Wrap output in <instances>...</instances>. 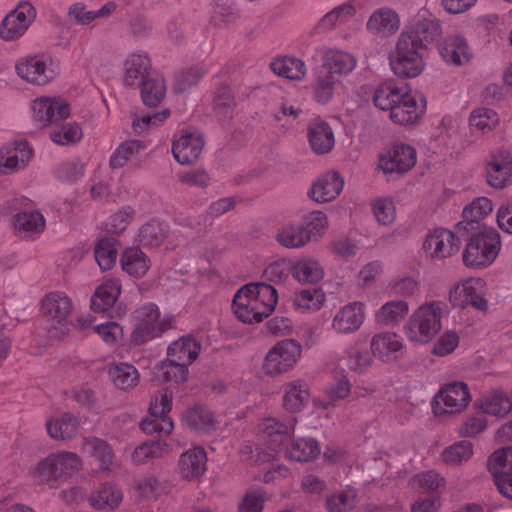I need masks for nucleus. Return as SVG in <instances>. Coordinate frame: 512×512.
Instances as JSON below:
<instances>
[{
  "instance_id": "f257e3e1",
  "label": "nucleus",
  "mask_w": 512,
  "mask_h": 512,
  "mask_svg": "<svg viewBox=\"0 0 512 512\" xmlns=\"http://www.w3.org/2000/svg\"><path fill=\"white\" fill-rule=\"evenodd\" d=\"M460 237L467 241L463 251V262L467 267L490 265L501 248L500 235L493 227H476Z\"/></svg>"
},
{
  "instance_id": "f03ea898",
  "label": "nucleus",
  "mask_w": 512,
  "mask_h": 512,
  "mask_svg": "<svg viewBox=\"0 0 512 512\" xmlns=\"http://www.w3.org/2000/svg\"><path fill=\"white\" fill-rule=\"evenodd\" d=\"M82 466L80 457L73 452L52 453L41 460L33 471V478L38 484L49 488H58Z\"/></svg>"
},
{
  "instance_id": "7ed1b4c3",
  "label": "nucleus",
  "mask_w": 512,
  "mask_h": 512,
  "mask_svg": "<svg viewBox=\"0 0 512 512\" xmlns=\"http://www.w3.org/2000/svg\"><path fill=\"white\" fill-rule=\"evenodd\" d=\"M444 306L440 301H431L416 309L404 327L407 338L420 344L430 342L441 330Z\"/></svg>"
},
{
  "instance_id": "20e7f679",
  "label": "nucleus",
  "mask_w": 512,
  "mask_h": 512,
  "mask_svg": "<svg viewBox=\"0 0 512 512\" xmlns=\"http://www.w3.org/2000/svg\"><path fill=\"white\" fill-rule=\"evenodd\" d=\"M424 53L425 50L418 48L411 36L400 34L390 57L393 72L404 78L417 77L425 67Z\"/></svg>"
},
{
  "instance_id": "39448f33",
  "label": "nucleus",
  "mask_w": 512,
  "mask_h": 512,
  "mask_svg": "<svg viewBox=\"0 0 512 512\" xmlns=\"http://www.w3.org/2000/svg\"><path fill=\"white\" fill-rule=\"evenodd\" d=\"M302 352L301 345L294 339L276 343L267 353L263 370L271 376L286 373L296 364Z\"/></svg>"
},
{
  "instance_id": "423d86ee",
  "label": "nucleus",
  "mask_w": 512,
  "mask_h": 512,
  "mask_svg": "<svg viewBox=\"0 0 512 512\" xmlns=\"http://www.w3.org/2000/svg\"><path fill=\"white\" fill-rule=\"evenodd\" d=\"M17 74L25 81L43 86L56 78L59 71L46 55L27 56L16 64Z\"/></svg>"
},
{
  "instance_id": "0eeeda50",
  "label": "nucleus",
  "mask_w": 512,
  "mask_h": 512,
  "mask_svg": "<svg viewBox=\"0 0 512 512\" xmlns=\"http://www.w3.org/2000/svg\"><path fill=\"white\" fill-rule=\"evenodd\" d=\"M470 399L467 385L464 382H453L438 391L432 408L436 415L460 413L467 407Z\"/></svg>"
},
{
  "instance_id": "6e6552de",
  "label": "nucleus",
  "mask_w": 512,
  "mask_h": 512,
  "mask_svg": "<svg viewBox=\"0 0 512 512\" xmlns=\"http://www.w3.org/2000/svg\"><path fill=\"white\" fill-rule=\"evenodd\" d=\"M485 175L488 185L503 189L512 184V153L505 149L492 151L486 159Z\"/></svg>"
},
{
  "instance_id": "1a4fd4ad",
  "label": "nucleus",
  "mask_w": 512,
  "mask_h": 512,
  "mask_svg": "<svg viewBox=\"0 0 512 512\" xmlns=\"http://www.w3.org/2000/svg\"><path fill=\"white\" fill-rule=\"evenodd\" d=\"M36 18V10L29 2H21L0 24V35L12 41L22 36Z\"/></svg>"
},
{
  "instance_id": "9d476101",
  "label": "nucleus",
  "mask_w": 512,
  "mask_h": 512,
  "mask_svg": "<svg viewBox=\"0 0 512 512\" xmlns=\"http://www.w3.org/2000/svg\"><path fill=\"white\" fill-rule=\"evenodd\" d=\"M461 246V237L457 232L444 228L435 229L428 234L423 249L433 259H444L456 254Z\"/></svg>"
},
{
  "instance_id": "9b49d317",
  "label": "nucleus",
  "mask_w": 512,
  "mask_h": 512,
  "mask_svg": "<svg viewBox=\"0 0 512 512\" xmlns=\"http://www.w3.org/2000/svg\"><path fill=\"white\" fill-rule=\"evenodd\" d=\"M416 163V151L407 144H395L386 155H382L379 166L385 173L403 174Z\"/></svg>"
},
{
  "instance_id": "f8f14e48",
  "label": "nucleus",
  "mask_w": 512,
  "mask_h": 512,
  "mask_svg": "<svg viewBox=\"0 0 512 512\" xmlns=\"http://www.w3.org/2000/svg\"><path fill=\"white\" fill-rule=\"evenodd\" d=\"M204 147V139L201 133L183 131L173 141L172 153L175 160L181 165L194 163L200 156Z\"/></svg>"
},
{
  "instance_id": "ddd939ff",
  "label": "nucleus",
  "mask_w": 512,
  "mask_h": 512,
  "mask_svg": "<svg viewBox=\"0 0 512 512\" xmlns=\"http://www.w3.org/2000/svg\"><path fill=\"white\" fill-rule=\"evenodd\" d=\"M454 306H471L476 310L485 312L488 301L484 298V282L481 279H469L457 287L454 295L450 296Z\"/></svg>"
},
{
  "instance_id": "4468645a",
  "label": "nucleus",
  "mask_w": 512,
  "mask_h": 512,
  "mask_svg": "<svg viewBox=\"0 0 512 512\" xmlns=\"http://www.w3.org/2000/svg\"><path fill=\"white\" fill-rule=\"evenodd\" d=\"M425 108L426 104L422 96L417 97L405 92L390 111V119L400 125H411L419 120Z\"/></svg>"
},
{
  "instance_id": "2eb2a0df",
  "label": "nucleus",
  "mask_w": 512,
  "mask_h": 512,
  "mask_svg": "<svg viewBox=\"0 0 512 512\" xmlns=\"http://www.w3.org/2000/svg\"><path fill=\"white\" fill-rule=\"evenodd\" d=\"M493 210V205L487 197H479L473 200L463 210V220L456 226V232L460 236L467 234V231L476 230V227H488L481 221Z\"/></svg>"
},
{
  "instance_id": "dca6fc26",
  "label": "nucleus",
  "mask_w": 512,
  "mask_h": 512,
  "mask_svg": "<svg viewBox=\"0 0 512 512\" xmlns=\"http://www.w3.org/2000/svg\"><path fill=\"white\" fill-rule=\"evenodd\" d=\"M32 110L34 120L40 122L42 126L62 121L70 114V109L66 102L50 98L34 100Z\"/></svg>"
},
{
  "instance_id": "f3484780",
  "label": "nucleus",
  "mask_w": 512,
  "mask_h": 512,
  "mask_svg": "<svg viewBox=\"0 0 512 512\" xmlns=\"http://www.w3.org/2000/svg\"><path fill=\"white\" fill-rule=\"evenodd\" d=\"M401 34L411 36L418 48L426 51L427 45L438 41L442 35L440 21L434 17H421L414 25L405 29Z\"/></svg>"
},
{
  "instance_id": "a211bd4d",
  "label": "nucleus",
  "mask_w": 512,
  "mask_h": 512,
  "mask_svg": "<svg viewBox=\"0 0 512 512\" xmlns=\"http://www.w3.org/2000/svg\"><path fill=\"white\" fill-rule=\"evenodd\" d=\"M365 319V305L362 302H352L342 307L334 316L332 328L341 334L357 331Z\"/></svg>"
},
{
  "instance_id": "6ab92c4d",
  "label": "nucleus",
  "mask_w": 512,
  "mask_h": 512,
  "mask_svg": "<svg viewBox=\"0 0 512 512\" xmlns=\"http://www.w3.org/2000/svg\"><path fill=\"white\" fill-rule=\"evenodd\" d=\"M41 308L50 320L65 325L73 311V302L64 292L55 291L42 299Z\"/></svg>"
},
{
  "instance_id": "aec40b11",
  "label": "nucleus",
  "mask_w": 512,
  "mask_h": 512,
  "mask_svg": "<svg viewBox=\"0 0 512 512\" xmlns=\"http://www.w3.org/2000/svg\"><path fill=\"white\" fill-rule=\"evenodd\" d=\"M344 185L340 175L331 171L317 179L308 192V196L318 202L325 203L334 200L342 191Z\"/></svg>"
},
{
  "instance_id": "412c9836",
  "label": "nucleus",
  "mask_w": 512,
  "mask_h": 512,
  "mask_svg": "<svg viewBox=\"0 0 512 512\" xmlns=\"http://www.w3.org/2000/svg\"><path fill=\"white\" fill-rule=\"evenodd\" d=\"M155 73L147 55L133 53L124 62V83L126 86L136 88Z\"/></svg>"
},
{
  "instance_id": "4be33fe9",
  "label": "nucleus",
  "mask_w": 512,
  "mask_h": 512,
  "mask_svg": "<svg viewBox=\"0 0 512 512\" xmlns=\"http://www.w3.org/2000/svg\"><path fill=\"white\" fill-rule=\"evenodd\" d=\"M295 424L294 417H290L286 422H281L276 418H266L259 425V430L267 437L269 447L276 451L289 438Z\"/></svg>"
},
{
  "instance_id": "5701e85b",
  "label": "nucleus",
  "mask_w": 512,
  "mask_h": 512,
  "mask_svg": "<svg viewBox=\"0 0 512 512\" xmlns=\"http://www.w3.org/2000/svg\"><path fill=\"white\" fill-rule=\"evenodd\" d=\"M398 14L391 8L382 7L375 10L369 17L366 28L373 35L388 37L399 29Z\"/></svg>"
},
{
  "instance_id": "b1692460",
  "label": "nucleus",
  "mask_w": 512,
  "mask_h": 512,
  "mask_svg": "<svg viewBox=\"0 0 512 512\" xmlns=\"http://www.w3.org/2000/svg\"><path fill=\"white\" fill-rule=\"evenodd\" d=\"M439 53L446 63L456 66L468 63L472 57L468 43L461 35L448 36L439 46Z\"/></svg>"
},
{
  "instance_id": "393cba45",
  "label": "nucleus",
  "mask_w": 512,
  "mask_h": 512,
  "mask_svg": "<svg viewBox=\"0 0 512 512\" xmlns=\"http://www.w3.org/2000/svg\"><path fill=\"white\" fill-rule=\"evenodd\" d=\"M249 298L256 302L261 312H256V315L265 314L267 317L275 309L278 301L276 289L267 283H249L243 286Z\"/></svg>"
},
{
  "instance_id": "a878e982",
  "label": "nucleus",
  "mask_w": 512,
  "mask_h": 512,
  "mask_svg": "<svg viewBox=\"0 0 512 512\" xmlns=\"http://www.w3.org/2000/svg\"><path fill=\"white\" fill-rule=\"evenodd\" d=\"M121 293V284L118 279H109L97 287L91 297V309L94 312H108Z\"/></svg>"
},
{
  "instance_id": "bb28decb",
  "label": "nucleus",
  "mask_w": 512,
  "mask_h": 512,
  "mask_svg": "<svg viewBox=\"0 0 512 512\" xmlns=\"http://www.w3.org/2000/svg\"><path fill=\"white\" fill-rule=\"evenodd\" d=\"M207 456L201 447L188 450L180 456L179 470L183 478L192 480L199 478L206 471Z\"/></svg>"
},
{
  "instance_id": "cd10ccee",
  "label": "nucleus",
  "mask_w": 512,
  "mask_h": 512,
  "mask_svg": "<svg viewBox=\"0 0 512 512\" xmlns=\"http://www.w3.org/2000/svg\"><path fill=\"white\" fill-rule=\"evenodd\" d=\"M201 344L194 338L182 337L171 343L167 350L169 361L184 363L189 366L199 355Z\"/></svg>"
},
{
  "instance_id": "c85d7f7f",
  "label": "nucleus",
  "mask_w": 512,
  "mask_h": 512,
  "mask_svg": "<svg viewBox=\"0 0 512 512\" xmlns=\"http://www.w3.org/2000/svg\"><path fill=\"white\" fill-rule=\"evenodd\" d=\"M32 157V149L24 140L16 141L14 148L7 149L5 154L0 155V174H8L25 166Z\"/></svg>"
},
{
  "instance_id": "c756f323",
  "label": "nucleus",
  "mask_w": 512,
  "mask_h": 512,
  "mask_svg": "<svg viewBox=\"0 0 512 512\" xmlns=\"http://www.w3.org/2000/svg\"><path fill=\"white\" fill-rule=\"evenodd\" d=\"M79 420L70 413H64L60 417L50 419L46 423L48 435L55 440H70L79 430Z\"/></svg>"
},
{
  "instance_id": "7c9ffc66",
  "label": "nucleus",
  "mask_w": 512,
  "mask_h": 512,
  "mask_svg": "<svg viewBox=\"0 0 512 512\" xmlns=\"http://www.w3.org/2000/svg\"><path fill=\"white\" fill-rule=\"evenodd\" d=\"M356 66L355 57L347 52L330 50L325 53L321 69L331 75H347Z\"/></svg>"
},
{
  "instance_id": "2f4dec72",
  "label": "nucleus",
  "mask_w": 512,
  "mask_h": 512,
  "mask_svg": "<svg viewBox=\"0 0 512 512\" xmlns=\"http://www.w3.org/2000/svg\"><path fill=\"white\" fill-rule=\"evenodd\" d=\"M484 413L503 417L512 410V398L502 389H495L484 394L480 400Z\"/></svg>"
},
{
  "instance_id": "473e14b6",
  "label": "nucleus",
  "mask_w": 512,
  "mask_h": 512,
  "mask_svg": "<svg viewBox=\"0 0 512 512\" xmlns=\"http://www.w3.org/2000/svg\"><path fill=\"white\" fill-rule=\"evenodd\" d=\"M244 288H240L234 296L232 308L236 317L243 323H259L265 317V314L256 315V312H261L259 307L256 306Z\"/></svg>"
},
{
  "instance_id": "72a5a7b5",
  "label": "nucleus",
  "mask_w": 512,
  "mask_h": 512,
  "mask_svg": "<svg viewBox=\"0 0 512 512\" xmlns=\"http://www.w3.org/2000/svg\"><path fill=\"white\" fill-rule=\"evenodd\" d=\"M309 143L317 154L328 153L334 146V134L332 128L323 121H316L309 127Z\"/></svg>"
},
{
  "instance_id": "f704fd0d",
  "label": "nucleus",
  "mask_w": 512,
  "mask_h": 512,
  "mask_svg": "<svg viewBox=\"0 0 512 512\" xmlns=\"http://www.w3.org/2000/svg\"><path fill=\"white\" fill-rule=\"evenodd\" d=\"M309 387L303 380L291 381L285 385L283 406L285 410L295 413L303 409L309 401Z\"/></svg>"
},
{
  "instance_id": "c9c22d12",
  "label": "nucleus",
  "mask_w": 512,
  "mask_h": 512,
  "mask_svg": "<svg viewBox=\"0 0 512 512\" xmlns=\"http://www.w3.org/2000/svg\"><path fill=\"white\" fill-rule=\"evenodd\" d=\"M14 226L24 238H33L45 229V219L39 211H23L14 216Z\"/></svg>"
},
{
  "instance_id": "e433bc0d",
  "label": "nucleus",
  "mask_w": 512,
  "mask_h": 512,
  "mask_svg": "<svg viewBox=\"0 0 512 512\" xmlns=\"http://www.w3.org/2000/svg\"><path fill=\"white\" fill-rule=\"evenodd\" d=\"M123 498V494L116 486L105 483L102 484L89 497L90 505L95 509L113 510L119 506Z\"/></svg>"
},
{
  "instance_id": "4c0bfd02",
  "label": "nucleus",
  "mask_w": 512,
  "mask_h": 512,
  "mask_svg": "<svg viewBox=\"0 0 512 512\" xmlns=\"http://www.w3.org/2000/svg\"><path fill=\"white\" fill-rule=\"evenodd\" d=\"M271 70L289 80H301L306 74L305 63L295 57H278L270 64Z\"/></svg>"
},
{
  "instance_id": "58836bf2",
  "label": "nucleus",
  "mask_w": 512,
  "mask_h": 512,
  "mask_svg": "<svg viewBox=\"0 0 512 512\" xmlns=\"http://www.w3.org/2000/svg\"><path fill=\"white\" fill-rule=\"evenodd\" d=\"M184 422L188 427L199 432H209L216 428L213 412L205 406L197 405L184 414Z\"/></svg>"
},
{
  "instance_id": "ea45409f",
  "label": "nucleus",
  "mask_w": 512,
  "mask_h": 512,
  "mask_svg": "<svg viewBox=\"0 0 512 512\" xmlns=\"http://www.w3.org/2000/svg\"><path fill=\"white\" fill-rule=\"evenodd\" d=\"M136 88L141 89L142 101L148 107H156L164 99L166 93L164 79L158 73L150 76Z\"/></svg>"
},
{
  "instance_id": "a19ab883",
  "label": "nucleus",
  "mask_w": 512,
  "mask_h": 512,
  "mask_svg": "<svg viewBox=\"0 0 512 512\" xmlns=\"http://www.w3.org/2000/svg\"><path fill=\"white\" fill-rule=\"evenodd\" d=\"M109 376L113 384L120 390H131L139 383V372L131 364L119 363L109 369Z\"/></svg>"
},
{
  "instance_id": "79ce46f5",
  "label": "nucleus",
  "mask_w": 512,
  "mask_h": 512,
  "mask_svg": "<svg viewBox=\"0 0 512 512\" xmlns=\"http://www.w3.org/2000/svg\"><path fill=\"white\" fill-rule=\"evenodd\" d=\"M292 275L301 283L314 284L324 277V270L318 261L304 258L293 265Z\"/></svg>"
},
{
  "instance_id": "37998d69",
  "label": "nucleus",
  "mask_w": 512,
  "mask_h": 512,
  "mask_svg": "<svg viewBox=\"0 0 512 512\" xmlns=\"http://www.w3.org/2000/svg\"><path fill=\"white\" fill-rule=\"evenodd\" d=\"M122 269L129 275L140 278L149 269V260L138 248H127L121 257Z\"/></svg>"
},
{
  "instance_id": "c03bdc74",
  "label": "nucleus",
  "mask_w": 512,
  "mask_h": 512,
  "mask_svg": "<svg viewBox=\"0 0 512 512\" xmlns=\"http://www.w3.org/2000/svg\"><path fill=\"white\" fill-rule=\"evenodd\" d=\"M85 446L88 447L92 457H94L103 471H109L114 465V453L111 446L104 440L97 437L85 438Z\"/></svg>"
},
{
  "instance_id": "a18cd8bd",
  "label": "nucleus",
  "mask_w": 512,
  "mask_h": 512,
  "mask_svg": "<svg viewBox=\"0 0 512 512\" xmlns=\"http://www.w3.org/2000/svg\"><path fill=\"white\" fill-rule=\"evenodd\" d=\"M319 453L320 449L318 443L312 438L297 439L286 450V456L297 462L312 461Z\"/></svg>"
},
{
  "instance_id": "49530a36",
  "label": "nucleus",
  "mask_w": 512,
  "mask_h": 512,
  "mask_svg": "<svg viewBox=\"0 0 512 512\" xmlns=\"http://www.w3.org/2000/svg\"><path fill=\"white\" fill-rule=\"evenodd\" d=\"M277 242L286 248H301L309 243V236L301 224H289L278 230Z\"/></svg>"
},
{
  "instance_id": "de8ad7c7",
  "label": "nucleus",
  "mask_w": 512,
  "mask_h": 512,
  "mask_svg": "<svg viewBox=\"0 0 512 512\" xmlns=\"http://www.w3.org/2000/svg\"><path fill=\"white\" fill-rule=\"evenodd\" d=\"M402 348V342L398 339V336L393 333H381L375 335L371 341L372 353L386 360H389L390 353H398Z\"/></svg>"
},
{
  "instance_id": "09e8293b",
  "label": "nucleus",
  "mask_w": 512,
  "mask_h": 512,
  "mask_svg": "<svg viewBox=\"0 0 512 512\" xmlns=\"http://www.w3.org/2000/svg\"><path fill=\"white\" fill-rule=\"evenodd\" d=\"M168 233L167 225L158 220H151L144 224L139 231V242L143 246L158 247L165 240Z\"/></svg>"
},
{
  "instance_id": "8fccbe9b",
  "label": "nucleus",
  "mask_w": 512,
  "mask_h": 512,
  "mask_svg": "<svg viewBox=\"0 0 512 512\" xmlns=\"http://www.w3.org/2000/svg\"><path fill=\"white\" fill-rule=\"evenodd\" d=\"M172 328V319L165 317L160 326H148L145 323H138L131 333L130 341L133 345L139 346L147 341L161 336L166 330Z\"/></svg>"
},
{
  "instance_id": "3c124183",
  "label": "nucleus",
  "mask_w": 512,
  "mask_h": 512,
  "mask_svg": "<svg viewBox=\"0 0 512 512\" xmlns=\"http://www.w3.org/2000/svg\"><path fill=\"white\" fill-rule=\"evenodd\" d=\"M404 93L405 91L395 84L386 82L376 89L373 101L375 106L381 110L391 111L395 104L401 100Z\"/></svg>"
},
{
  "instance_id": "603ef678",
  "label": "nucleus",
  "mask_w": 512,
  "mask_h": 512,
  "mask_svg": "<svg viewBox=\"0 0 512 512\" xmlns=\"http://www.w3.org/2000/svg\"><path fill=\"white\" fill-rule=\"evenodd\" d=\"M117 255L116 240L113 238H103L95 246V260L102 271L109 270L115 265Z\"/></svg>"
},
{
  "instance_id": "864d4df0",
  "label": "nucleus",
  "mask_w": 512,
  "mask_h": 512,
  "mask_svg": "<svg viewBox=\"0 0 512 512\" xmlns=\"http://www.w3.org/2000/svg\"><path fill=\"white\" fill-rule=\"evenodd\" d=\"M337 82L334 75L320 69L313 86L314 99L321 104L329 102L332 99Z\"/></svg>"
},
{
  "instance_id": "5fc2aeb1",
  "label": "nucleus",
  "mask_w": 512,
  "mask_h": 512,
  "mask_svg": "<svg viewBox=\"0 0 512 512\" xmlns=\"http://www.w3.org/2000/svg\"><path fill=\"white\" fill-rule=\"evenodd\" d=\"M145 148L142 141L130 140L122 143L111 155L109 165L113 169L122 168L126 163Z\"/></svg>"
},
{
  "instance_id": "6e6d98bb",
  "label": "nucleus",
  "mask_w": 512,
  "mask_h": 512,
  "mask_svg": "<svg viewBox=\"0 0 512 512\" xmlns=\"http://www.w3.org/2000/svg\"><path fill=\"white\" fill-rule=\"evenodd\" d=\"M214 111L220 120L231 117L236 105L231 88L227 85L220 86L214 96Z\"/></svg>"
},
{
  "instance_id": "4d7b16f0",
  "label": "nucleus",
  "mask_w": 512,
  "mask_h": 512,
  "mask_svg": "<svg viewBox=\"0 0 512 512\" xmlns=\"http://www.w3.org/2000/svg\"><path fill=\"white\" fill-rule=\"evenodd\" d=\"M408 304L402 300L387 302L377 314V321L385 325L396 324L408 313Z\"/></svg>"
},
{
  "instance_id": "13d9d810",
  "label": "nucleus",
  "mask_w": 512,
  "mask_h": 512,
  "mask_svg": "<svg viewBox=\"0 0 512 512\" xmlns=\"http://www.w3.org/2000/svg\"><path fill=\"white\" fill-rule=\"evenodd\" d=\"M489 472L493 476L512 473V447H503L495 451L488 461Z\"/></svg>"
},
{
  "instance_id": "bf43d9fd",
  "label": "nucleus",
  "mask_w": 512,
  "mask_h": 512,
  "mask_svg": "<svg viewBox=\"0 0 512 512\" xmlns=\"http://www.w3.org/2000/svg\"><path fill=\"white\" fill-rule=\"evenodd\" d=\"M156 374L163 382L174 381L180 383L187 379L188 366L184 363L169 361V358H167L157 367Z\"/></svg>"
},
{
  "instance_id": "052dcab7",
  "label": "nucleus",
  "mask_w": 512,
  "mask_h": 512,
  "mask_svg": "<svg viewBox=\"0 0 512 512\" xmlns=\"http://www.w3.org/2000/svg\"><path fill=\"white\" fill-rule=\"evenodd\" d=\"M372 363V356L364 346L354 345L347 350V366L350 370L362 373Z\"/></svg>"
},
{
  "instance_id": "680f3d73",
  "label": "nucleus",
  "mask_w": 512,
  "mask_h": 512,
  "mask_svg": "<svg viewBox=\"0 0 512 512\" xmlns=\"http://www.w3.org/2000/svg\"><path fill=\"white\" fill-rule=\"evenodd\" d=\"M469 121L472 128L486 132L496 127L499 117L493 109L479 108L471 113Z\"/></svg>"
},
{
  "instance_id": "e2e57ef3",
  "label": "nucleus",
  "mask_w": 512,
  "mask_h": 512,
  "mask_svg": "<svg viewBox=\"0 0 512 512\" xmlns=\"http://www.w3.org/2000/svg\"><path fill=\"white\" fill-rule=\"evenodd\" d=\"M356 10L355 7L350 3H344L335 7L332 11L327 13L320 21L319 27L325 30H329L336 26L338 23L346 22L350 19Z\"/></svg>"
},
{
  "instance_id": "0e129e2a",
  "label": "nucleus",
  "mask_w": 512,
  "mask_h": 512,
  "mask_svg": "<svg viewBox=\"0 0 512 512\" xmlns=\"http://www.w3.org/2000/svg\"><path fill=\"white\" fill-rule=\"evenodd\" d=\"M472 454V444L469 441L463 440L446 448L442 453V458L447 464L457 465L470 459Z\"/></svg>"
},
{
  "instance_id": "69168bd1",
  "label": "nucleus",
  "mask_w": 512,
  "mask_h": 512,
  "mask_svg": "<svg viewBox=\"0 0 512 512\" xmlns=\"http://www.w3.org/2000/svg\"><path fill=\"white\" fill-rule=\"evenodd\" d=\"M325 300L323 291L319 288L303 289L296 294L295 305L303 310H318Z\"/></svg>"
},
{
  "instance_id": "338daca9",
  "label": "nucleus",
  "mask_w": 512,
  "mask_h": 512,
  "mask_svg": "<svg viewBox=\"0 0 512 512\" xmlns=\"http://www.w3.org/2000/svg\"><path fill=\"white\" fill-rule=\"evenodd\" d=\"M301 226L309 236V241L312 238L321 236L328 227V220L326 215L321 211H313L303 218Z\"/></svg>"
},
{
  "instance_id": "774afa93",
  "label": "nucleus",
  "mask_w": 512,
  "mask_h": 512,
  "mask_svg": "<svg viewBox=\"0 0 512 512\" xmlns=\"http://www.w3.org/2000/svg\"><path fill=\"white\" fill-rule=\"evenodd\" d=\"M205 71L198 67H191L187 70H183L179 72L175 76V82L173 89L176 93H182L192 86L196 85L201 77L204 75Z\"/></svg>"
}]
</instances>
